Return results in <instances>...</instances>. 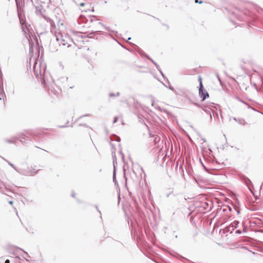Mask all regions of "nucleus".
Returning a JSON list of instances; mask_svg holds the SVG:
<instances>
[{"mask_svg":"<svg viewBox=\"0 0 263 263\" xmlns=\"http://www.w3.org/2000/svg\"><path fill=\"white\" fill-rule=\"evenodd\" d=\"M41 134L39 132L34 131H29L26 134H23L20 136V139L17 137H13L11 139H4V141L8 143H15L17 141L19 140L22 144L26 143V140H34L38 141L40 140V137Z\"/></svg>","mask_w":263,"mask_h":263,"instance_id":"1","label":"nucleus"},{"mask_svg":"<svg viewBox=\"0 0 263 263\" xmlns=\"http://www.w3.org/2000/svg\"><path fill=\"white\" fill-rule=\"evenodd\" d=\"M60 37H61V33H59L55 34L51 39L49 48V50L52 52H54L58 50V48L61 46L60 43Z\"/></svg>","mask_w":263,"mask_h":263,"instance_id":"2","label":"nucleus"},{"mask_svg":"<svg viewBox=\"0 0 263 263\" xmlns=\"http://www.w3.org/2000/svg\"><path fill=\"white\" fill-rule=\"evenodd\" d=\"M76 41H79L76 39H71L68 35L63 36L61 34V37H60V43L61 46H65L69 47L71 46V43H73L76 46L79 45L77 44Z\"/></svg>","mask_w":263,"mask_h":263,"instance_id":"3","label":"nucleus"},{"mask_svg":"<svg viewBox=\"0 0 263 263\" xmlns=\"http://www.w3.org/2000/svg\"><path fill=\"white\" fill-rule=\"evenodd\" d=\"M7 250L9 254L13 255H17L18 254V253H17L18 250L22 251L24 252L25 253H26L27 255H28L27 253L25 252L23 249H22L21 248H20L18 247L14 246H9L7 248ZM21 260L23 261V260L22 259H21L18 256H15V262H18L19 263H22Z\"/></svg>","mask_w":263,"mask_h":263,"instance_id":"4","label":"nucleus"},{"mask_svg":"<svg viewBox=\"0 0 263 263\" xmlns=\"http://www.w3.org/2000/svg\"><path fill=\"white\" fill-rule=\"evenodd\" d=\"M98 20L96 18V16L93 15H89L88 16V18H87L85 16L83 15H80L79 18H78V23L80 25H83L84 24H88V25H89L93 21H97Z\"/></svg>","mask_w":263,"mask_h":263,"instance_id":"5","label":"nucleus"},{"mask_svg":"<svg viewBox=\"0 0 263 263\" xmlns=\"http://www.w3.org/2000/svg\"><path fill=\"white\" fill-rule=\"evenodd\" d=\"M199 96L202 101H204L205 99L209 97V94L204 88L202 83H201V84L199 85Z\"/></svg>","mask_w":263,"mask_h":263,"instance_id":"6","label":"nucleus"},{"mask_svg":"<svg viewBox=\"0 0 263 263\" xmlns=\"http://www.w3.org/2000/svg\"><path fill=\"white\" fill-rule=\"evenodd\" d=\"M18 173L23 175L32 176L36 173L37 171H35V168L30 169L29 170H25L21 168H17L16 170Z\"/></svg>","mask_w":263,"mask_h":263,"instance_id":"7","label":"nucleus"},{"mask_svg":"<svg viewBox=\"0 0 263 263\" xmlns=\"http://www.w3.org/2000/svg\"><path fill=\"white\" fill-rule=\"evenodd\" d=\"M110 144L112 146V149L111 154H112V159H113V166H114L113 171H115V172H116L117 166V157L116 156V153H115L116 148H115V146L112 144H111V143H110Z\"/></svg>","mask_w":263,"mask_h":263,"instance_id":"8","label":"nucleus"},{"mask_svg":"<svg viewBox=\"0 0 263 263\" xmlns=\"http://www.w3.org/2000/svg\"><path fill=\"white\" fill-rule=\"evenodd\" d=\"M239 223V222L238 221L235 220L232 223H231L230 225L226 228V231L227 232H229L230 233H232L235 229L238 227Z\"/></svg>","mask_w":263,"mask_h":263,"instance_id":"9","label":"nucleus"},{"mask_svg":"<svg viewBox=\"0 0 263 263\" xmlns=\"http://www.w3.org/2000/svg\"><path fill=\"white\" fill-rule=\"evenodd\" d=\"M241 180L243 181V182L248 186V188L251 186L253 187V184L251 181L247 177L243 175L241 177Z\"/></svg>","mask_w":263,"mask_h":263,"instance_id":"10","label":"nucleus"},{"mask_svg":"<svg viewBox=\"0 0 263 263\" xmlns=\"http://www.w3.org/2000/svg\"><path fill=\"white\" fill-rule=\"evenodd\" d=\"M98 34H104V32L101 31H93L92 30L91 32L89 33V34H88V36L87 37L88 38H94L95 39V38H96L95 36ZM96 39H98V37H96Z\"/></svg>","mask_w":263,"mask_h":263,"instance_id":"11","label":"nucleus"},{"mask_svg":"<svg viewBox=\"0 0 263 263\" xmlns=\"http://www.w3.org/2000/svg\"><path fill=\"white\" fill-rule=\"evenodd\" d=\"M40 69L37 70L36 69V66L35 65L34 67V75L35 76L36 78H41V80L43 81L42 76L41 73V71L40 70V67H39Z\"/></svg>","mask_w":263,"mask_h":263,"instance_id":"12","label":"nucleus"},{"mask_svg":"<svg viewBox=\"0 0 263 263\" xmlns=\"http://www.w3.org/2000/svg\"><path fill=\"white\" fill-rule=\"evenodd\" d=\"M204 111H205L207 114L209 115L211 121L212 120V116L211 115V110L209 109L206 106H205L204 107L201 106L200 107Z\"/></svg>","mask_w":263,"mask_h":263,"instance_id":"13","label":"nucleus"},{"mask_svg":"<svg viewBox=\"0 0 263 263\" xmlns=\"http://www.w3.org/2000/svg\"><path fill=\"white\" fill-rule=\"evenodd\" d=\"M215 104L214 103H210L209 104L206 105L208 108L211 110L212 112L213 115L214 116L215 114L216 115V116L218 117V113L217 112L215 111L213 109L212 107H214Z\"/></svg>","mask_w":263,"mask_h":263,"instance_id":"14","label":"nucleus"},{"mask_svg":"<svg viewBox=\"0 0 263 263\" xmlns=\"http://www.w3.org/2000/svg\"><path fill=\"white\" fill-rule=\"evenodd\" d=\"M0 100H2V99H4V97L6 98V95L3 89V84H1L0 83Z\"/></svg>","mask_w":263,"mask_h":263,"instance_id":"15","label":"nucleus"},{"mask_svg":"<svg viewBox=\"0 0 263 263\" xmlns=\"http://www.w3.org/2000/svg\"><path fill=\"white\" fill-rule=\"evenodd\" d=\"M129 44H132V45H133L134 46H136L137 47V51L141 57L144 56V55L145 54V53L141 48H140L139 47H138L137 45H136L134 43L130 42Z\"/></svg>","mask_w":263,"mask_h":263,"instance_id":"16","label":"nucleus"},{"mask_svg":"<svg viewBox=\"0 0 263 263\" xmlns=\"http://www.w3.org/2000/svg\"><path fill=\"white\" fill-rule=\"evenodd\" d=\"M235 99L236 100H237L238 101H239V102H242V103L246 104L247 105V106L248 107V108H251V109L252 110H256L252 107H251V106H250L249 104H248L247 103H246L245 101H243V100H242L239 97L236 96L235 97Z\"/></svg>","mask_w":263,"mask_h":263,"instance_id":"17","label":"nucleus"},{"mask_svg":"<svg viewBox=\"0 0 263 263\" xmlns=\"http://www.w3.org/2000/svg\"><path fill=\"white\" fill-rule=\"evenodd\" d=\"M127 220L128 224H130V226L131 233H132V234H134V235H135V230H134V226H133V223H132V222L130 220H129L128 217H127Z\"/></svg>","mask_w":263,"mask_h":263,"instance_id":"18","label":"nucleus"},{"mask_svg":"<svg viewBox=\"0 0 263 263\" xmlns=\"http://www.w3.org/2000/svg\"><path fill=\"white\" fill-rule=\"evenodd\" d=\"M51 3H53L55 6H59L62 4V0H49Z\"/></svg>","mask_w":263,"mask_h":263,"instance_id":"19","label":"nucleus"},{"mask_svg":"<svg viewBox=\"0 0 263 263\" xmlns=\"http://www.w3.org/2000/svg\"><path fill=\"white\" fill-rule=\"evenodd\" d=\"M113 182L115 183V185H117V187L119 188V184L116 178V172L115 171H113V176H112Z\"/></svg>","mask_w":263,"mask_h":263,"instance_id":"20","label":"nucleus"},{"mask_svg":"<svg viewBox=\"0 0 263 263\" xmlns=\"http://www.w3.org/2000/svg\"><path fill=\"white\" fill-rule=\"evenodd\" d=\"M235 211L237 212V214L240 213V209L236 205L234 204L233 202L231 203Z\"/></svg>","mask_w":263,"mask_h":263,"instance_id":"21","label":"nucleus"},{"mask_svg":"<svg viewBox=\"0 0 263 263\" xmlns=\"http://www.w3.org/2000/svg\"><path fill=\"white\" fill-rule=\"evenodd\" d=\"M236 122H237L240 125H244L246 124V122L245 121V120L242 118H238V120H236Z\"/></svg>","mask_w":263,"mask_h":263,"instance_id":"22","label":"nucleus"},{"mask_svg":"<svg viewBox=\"0 0 263 263\" xmlns=\"http://www.w3.org/2000/svg\"><path fill=\"white\" fill-rule=\"evenodd\" d=\"M29 53L30 54L31 53H33V44H34L32 42V41H31V42L30 41H29Z\"/></svg>","mask_w":263,"mask_h":263,"instance_id":"23","label":"nucleus"},{"mask_svg":"<svg viewBox=\"0 0 263 263\" xmlns=\"http://www.w3.org/2000/svg\"><path fill=\"white\" fill-rule=\"evenodd\" d=\"M111 140L120 142L121 141V139L119 136L114 135L112 138H111Z\"/></svg>","mask_w":263,"mask_h":263,"instance_id":"24","label":"nucleus"},{"mask_svg":"<svg viewBox=\"0 0 263 263\" xmlns=\"http://www.w3.org/2000/svg\"><path fill=\"white\" fill-rule=\"evenodd\" d=\"M224 206H225V205ZM227 210H228L229 211L231 212L232 210V207L229 205H226V208H223L222 211L223 212H226Z\"/></svg>","mask_w":263,"mask_h":263,"instance_id":"25","label":"nucleus"},{"mask_svg":"<svg viewBox=\"0 0 263 263\" xmlns=\"http://www.w3.org/2000/svg\"><path fill=\"white\" fill-rule=\"evenodd\" d=\"M162 84L167 88H168L170 90H172L174 92V93L176 95H178V93L177 92L176 90L174 89V88L172 86H167L166 85H165L164 83H162Z\"/></svg>","mask_w":263,"mask_h":263,"instance_id":"26","label":"nucleus"},{"mask_svg":"<svg viewBox=\"0 0 263 263\" xmlns=\"http://www.w3.org/2000/svg\"><path fill=\"white\" fill-rule=\"evenodd\" d=\"M159 72L160 73L161 75L162 76V77L163 78V79L164 80H166L167 82L168 83H169V81L168 80V79L165 77V76L164 75V74L163 73L162 71L161 70V69L159 71Z\"/></svg>","mask_w":263,"mask_h":263,"instance_id":"27","label":"nucleus"},{"mask_svg":"<svg viewBox=\"0 0 263 263\" xmlns=\"http://www.w3.org/2000/svg\"><path fill=\"white\" fill-rule=\"evenodd\" d=\"M48 19H49L48 22H49L50 25L52 27H55V25L54 24V23L53 21L52 20H51V18H49Z\"/></svg>","mask_w":263,"mask_h":263,"instance_id":"28","label":"nucleus"},{"mask_svg":"<svg viewBox=\"0 0 263 263\" xmlns=\"http://www.w3.org/2000/svg\"><path fill=\"white\" fill-rule=\"evenodd\" d=\"M81 32H77V34L78 35V37H80L79 38V41H81V42H83V36L81 35H79L80 34H81Z\"/></svg>","mask_w":263,"mask_h":263,"instance_id":"29","label":"nucleus"},{"mask_svg":"<svg viewBox=\"0 0 263 263\" xmlns=\"http://www.w3.org/2000/svg\"><path fill=\"white\" fill-rule=\"evenodd\" d=\"M189 101L192 103V104H194L195 105H196V106L198 107H201V105H200L199 104L197 103H196V102H193L191 101V99H189Z\"/></svg>","mask_w":263,"mask_h":263,"instance_id":"30","label":"nucleus"},{"mask_svg":"<svg viewBox=\"0 0 263 263\" xmlns=\"http://www.w3.org/2000/svg\"><path fill=\"white\" fill-rule=\"evenodd\" d=\"M119 154L121 155V158H122V159L123 160V161H124V154L123 153L122 151V149H120V151H119Z\"/></svg>","mask_w":263,"mask_h":263,"instance_id":"31","label":"nucleus"},{"mask_svg":"<svg viewBox=\"0 0 263 263\" xmlns=\"http://www.w3.org/2000/svg\"><path fill=\"white\" fill-rule=\"evenodd\" d=\"M200 162L201 164V165H202V166L204 167V170L207 172H208L209 173H210V172H209V169H208V168H206L204 165L203 164V163H202V162L201 161V159H200Z\"/></svg>","mask_w":263,"mask_h":263,"instance_id":"32","label":"nucleus"},{"mask_svg":"<svg viewBox=\"0 0 263 263\" xmlns=\"http://www.w3.org/2000/svg\"><path fill=\"white\" fill-rule=\"evenodd\" d=\"M195 180L196 181V182H197V183L198 184L199 186H200V184H199V182H203V181L201 180V179H200L199 178H195Z\"/></svg>","mask_w":263,"mask_h":263,"instance_id":"33","label":"nucleus"},{"mask_svg":"<svg viewBox=\"0 0 263 263\" xmlns=\"http://www.w3.org/2000/svg\"><path fill=\"white\" fill-rule=\"evenodd\" d=\"M249 190L251 191V192L252 193V194L254 196V197L255 199H258V196L257 195H255V194L253 193V192L252 191L251 187H249Z\"/></svg>","mask_w":263,"mask_h":263,"instance_id":"34","label":"nucleus"},{"mask_svg":"<svg viewBox=\"0 0 263 263\" xmlns=\"http://www.w3.org/2000/svg\"><path fill=\"white\" fill-rule=\"evenodd\" d=\"M78 125L79 126H83L87 128L89 127V126L85 123H80L78 124Z\"/></svg>","mask_w":263,"mask_h":263,"instance_id":"35","label":"nucleus"},{"mask_svg":"<svg viewBox=\"0 0 263 263\" xmlns=\"http://www.w3.org/2000/svg\"><path fill=\"white\" fill-rule=\"evenodd\" d=\"M86 5H87L89 7L90 6L89 4H86L85 3H81L80 4V6H81V7H84V6H85Z\"/></svg>","mask_w":263,"mask_h":263,"instance_id":"36","label":"nucleus"},{"mask_svg":"<svg viewBox=\"0 0 263 263\" xmlns=\"http://www.w3.org/2000/svg\"><path fill=\"white\" fill-rule=\"evenodd\" d=\"M82 12H87V11H90V9L89 8H85L84 9H83L81 10Z\"/></svg>","mask_w":263,"mask_h":263,"instance_id":"37","label":"nucleus"},{"mask_svg":"<svg viewBox=\"0 0 263 263\" xmlns=\"http://www.w3.org/2000/svg\"><path fill=\"white\" fill-rule=\"evenodd\" d=\"M9 165H10L12 167H13L15 170H17V168L15 167L14 165L10 162H8Z\"/></svg>","mask_w":263,"mask_h":263,"instance_id":"38","label":"nucleus"},{"mask_svg":"<svg viewBox=\"0 0 263 263\" xmlns=\"http://www.w3.org/2000/svg\"><path fill=\"white\" fill-rule=\"evenodd\" d=\"M108 96H109V97H110V98L116 97L115 93H112V92L109 93Z\"/></svg>","mask_w":263,"mask_h":263,"instance_id":"39","label":"nucleus"},{"mask_svg":"<svg viewBox=\"0 0 263 263\" xmlns=\"http://www.w3.org/2000/svg\"><path fill=\"white\" fill-rule=\"evenodd\" d=\"M118 120V118L117 117H115L113 121V123H115L117 122Z\"/></svg>","mask_w":263,"mask_h":263,"instance_id":"40","label":"nucleus"},{"mask_svg":"<svg viewBox=\"0 0 263 263\" xmlns=\"http://www.w3.org/2000/svg\"><path fill=\"white\" fill-rule=\"evenodd\" d=\"M195 2L196 3H199V4H202V3H203V1H201V0H200V1H199V0H195Z\"/></svg>","mask_w":263,"mask_h":263,"instance_id":"41","label":"nucleus"},{"mask_svg":"<svg viewBox=\"0 0 263 263\" xmlns=\"http://www.w3.org/2000/svg\"><path fill=\"white\" fill-rule=\"evenodd\" d=\"M155 65L156 66V67L158 71L161 70L160 66H159V65L157 63H156V65Z\"/></svg>","mask_w":263,"mask_h":263,"instance_id":"42","label":"nucleus"},{"mask_svg":"<svg viewBox=\"0 0 263 263\" xmlns=\"http://www.w3.org/2000/svg\"><path fill=\"white\" fill-rule=\"evenodd\" d=\"M235 233L238 234H241L242 232L240 230H237Z\"/></svg>","mask_w":263,"mask_h":263,"instance_id":"43","label":"nucleus"},{"mask_svg":"<svg viewBox=\"0 0 263 263\" xmlns=\"http://www.w3.org/2000/svg\"><path fill=\"white\" fill-rule=\"evenodd\" d=\"M89 116V114H86V115H83V116H80L77 120H78V119L83 117H87V116Z\"/></svg>","mask_w":263,"mask_h":263,"instance_id":"44","label":"nucleus"},{"mask_svg":"<svg viewBox=\"0 0 263 263\" xmlns=\"http://www.w3.org/2000/svg\"><path fill=\"white\" fill-rule=\"evenodd\" d=\"M198 80L199 81V85H200L201 84V83H202V78L200 76H199Z\"/></svg>","mask_w":263,"mask_h":263,"instance_id":"45","label":"nucleus"},{"mask_svg":"<svg viewBox=\"0 0 263 263\" xmlns=\"http://www.w3.org/2000/svg\"><path fill=\"white\" fill-rule=\"evenodd\" d=\"M149 61H151L153 64L156 65L157 63L156 62H155L152 58L150 59Z\"/></svg>","mask_w":263,"mask_h":263,"instance_id":"46","label":"nucleus"},{"mask_svg":"<svg viewBox=\"0 0 263 263\" xmlns=\"http://www.w3.org/2000/svg\"><path fill=\"white\" fill-rule=\"evenodd\" d=\"M144 57H145L148 60H150V59H151L147 54H146L145 53V54L144 55Z\"/></svg>","mask_w":263,"mask_h":263,"instance_id":"47","label":"nucleus"},{"mask_svg":"<svg viewBox=\"0 0 263 263\" xmlns=\"http://www.w3.org/2000/svg\"><path fill=\"white\" fill-rule=\"evenodd\" d=\"M116 97H119L120 95V93L119 92H117L116 93H115Z\"/></svg>","mask_w":263,"mask_h":263,"instance_id":"48","label":"nucleus"},{"mask_svg":"<svg viewBox=\"0 0 263 263\" xmlns=\"http://www.w3.org/2000/svg\"><path fill=\"white\" fill-rule=\"evenodd\" d=\"M15 2H16V5L17 8H18V1H17V0H15Z\"/></svg>","mask_w":263,"mask_h":263,"instance_id":"49","label":"nucleus"},{"mask_svg":"<svg viewBox=\"0 0 263 263\" xmlns=\"http://www.w3.org/2000/svg\"><path fill=\"white\" fill-rule=\"evenodd\" d=\"M96 209H97V210L98 212L101 214V212H100V211L98 209V206H97V205H96Z\"/></svg>","mask_w":263,"mask_h":263,"instance_id":"50","label":"nucleus"},{"mask_svg":"<svg viewBox=\"0 0 263 263\" xmlns=\"http://www.w3.org/2000/svg\"><path fill=\"white\" fill-rule=\"evenodd\" d=\"M71 196L73 198L75 197V193L74 192H72V194H71Z\"/></svg>","mask_w":263,"mask_h":263,"instance_id":"51","label":"nucleus"},{"mask_svg":"<svg viewBox=\"0 0 263 263\" xmlns=\"http://www.w3.org/2000/svg\"><path fill=\"white\" fill-rule=\"evenodd\" d=\"M5 263H10V260L9 259H6Z\"/></svg>","mask_w":263,"mask_h":263,"instance_id":"52","label":"nucleus"},{"mask_svg":"<svg viewBox=\"0 0 263 263\" xmlns=\"http://www.w3.org/2000/svg\"><path fill=\"white\" fill-rule=\"evenodd\" d=\"M9 203L10 204H11V205H12V204H13V201H9Z\"/></svg>","mask_w":263,"mask_h":263,"instance_id":"53","label":"nucleus"},{"mask_svg":"<svg viewBox=\"0 0 263 263\" xmlns=\"http://www.w3.org/2000/svg\"><path fill=\"white\" fill-rule=\"evenodd\" d=\"M66 127V125H62V126H60L59 127L60 128H64V127Z\"/></svg>","mask_w":263,"mask_h":263,"instance_id":"54","label":"nucleus"},{"mask_svg":"<svg viewBox=\"0 0 263 263\" xmlns=\"http://www.w3.org/2000/svg\"><path fill=\"white\" fill-rule=\"evenodd\" d=\"M119 190L120 191V189H119ZM120 193H119V196H118V200L119 201L120 200Z\"/></svg>","mask_w":263,"mask_h":263,"instance_id":"55","label":"nucleus"},{"mask_svg":"<svg viewBox=\"0 0 263 263\" xmlns=\"http://www.w3.org/2000/svg\"><path fill=\"white\" fill-rule=\"evenodd\" d=\"M233 119H234V120H235L236 121V120H238V119H237V118H235V117H234V118H233Z\"/></svg>","mask_w":263,"mask_h":263,"instance_id":"56","label":"nucleus"},{"mask_svg":"<svg viewBox=\"0 0 263 263\" xmlns=\"http://www.w3.org/2000/svg\"><path fill=\"white\" fill-rule=\"evenodd\" d=\"M124 177L126 179V177H125V170H124Z\"/></svg>","mask_w":263,"mask_h":263,"instance_id":"57","label":"nucleus"},{"mask_svg":"<svg viewBox=\"0 0 263 263\" xmlns=\"http://www.w3.org/2000/svg\"><path fill=\"white\" fill-rule=\"evenodd\" d=\"M131 40V37H129L128 39H127V41H128L129 40Z\"/></svg>","mask_w":263,"mask_h":263,"instance_id":"58","label":"nucleus"},{"mask_svg":"<svg viewBox=\"0 0 263 263\" xmlns=\"http://www.w3.org/2000/svg\"><path fill=\"white\" fill-rule=\"evenodd\" d=\"M243 232L244 233H246V229H243Z\"/></svg>","mask_w":263,"mask_h":263,"instance_id":"59","label":"nucleus"},{"mask_svg":"<svg viewBox=\"0 0 263 263\" xmlns=\"http://www.w3.org/2000/svg\"><path fill=\"white\" fill-rule=\"evenodd\" d=\"M106 30H108V31H109V30L108 28H107V27H106Z\"/></svg>","mask_w":263,"mask_h":263,"instance_id":"60","label":"nucleus"},{"mask_svg":"<svg viewBox=\"0 0 263 263\" xmlns=\"http://www.w3.org/2000/svg\"><path fill=\"white\" fill-rule=\"evenodd\" d=\"M217 77H218V80L220 82V80L219 76H218Z\"/></svg>","mask_w":263,"mask_h":263,"instance_id":"61","label":"nucleus"},{"mask_svg":"<svg viewBox=\"0 0 263 263\" xmlns=\"http://www.w3.org/2000/svg\"><path fill=\"white\" fill-rule=\"evenodd\" d=\"M164 25L166 26V27H167V28H168V26H167V25H165V24H164Z\"/></svg>","mask_w":263,"mask_h":263,"instance_id":"62","label":"nucleus"},{"mask_svg":"<svg viewBox=\"0 0 263 263\" xmlns=\"http://www.w3.org/2000/svg\"><path fill=\"white\" fill-rule=\"evenodd\" d=\"M164 25L166 26V27H167V28H168V26H167V25H165V24H164Z\"/></svg>","mask_w":263,"mask_h":263,"instance_id":"63","label":"nucleus"},{"mask_svg":"<svg viewBox=\"0 0 263 263\" xmlns=\"http://www.w3.org/2000/svg\"><path fill=\"white\" fill-rule=\"evenodd\" d=\"M99 24L103 25V24L102 23H101V22H99Z\"/></svg>","mask_w":263,"mask_h":263,"instance_id":"64","label":"nucleus"}]
</instances>
